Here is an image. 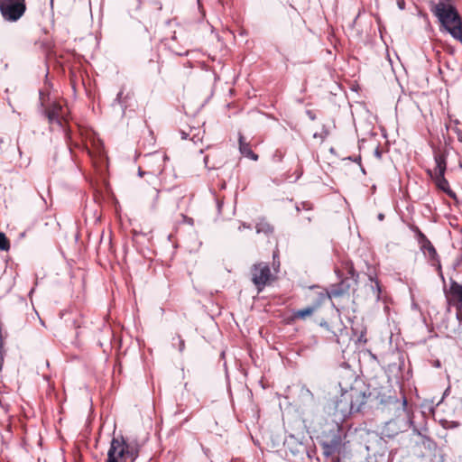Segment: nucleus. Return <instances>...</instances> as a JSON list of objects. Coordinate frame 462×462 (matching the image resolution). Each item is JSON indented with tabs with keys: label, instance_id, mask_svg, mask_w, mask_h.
Instances as JSON below:
<instances>
[{
	"label": "nucleus",
	"instance_id": "obj_1",
	"mask_svg": "<svg viewBox=\"0 0 462 462\" xmlns=\"http://www.w3.org/2000/svg\"><path fill=\"white\" fill-rule=\"evenodd\" d=\"M431 12L439 19L440 26L454 39L462 42V19L451 2H439L434 5Z\"/></svg>",
	"mask_w": 462,
	"mask_h": 462
},
{
	"label": "nucleus",
	"instance_id": "obj_2",
	"mask_svg": "<svg viewBox=\"0 0 462 462\" xmlns=\"http://www.w3.org/2000/svg\"><path fill=\"white\" fill-rule=\"evenodd\" d=\"M141 447L136 439L114 437L107 451L106 462H136Z\"/></svg>",
	"mask_w": 462,
	"mask_h": 462
},
{
	"label": "nucleus",
	"instance_id": "obj_3",
	"mask_svg": "<svg viewBox=\"0 0 462 462\" xmlns=\"http://www.w3.org/2000/svg\"><path fill=\"white\" fill-rule=\"evenodd\" d=\"M346 437L345 430L338 423H334L328 429L324 430L319 437L323 455L326 457H330L340 454L344 449Z\"/></svg>",
	"mask_w": 462,
	"mask_h": 462
},
{
	"label": "nucleus",
	"instance_id": "obj_4",
	"mask_svg": "<svg viewBox=\"0 0 462 462\" xmlns=\"http://www.w3.org/2000/svg\"><path fill=\"white\" fill-rule=\"evenodd\" d=\"M24 0H0V13L7 22L18 21L25 13Z\"/></svg>",
	"mask_w": 462,
	"mask_h": 462
},
{
	"label": "nucleus",
	"instance_id": "obj_5",
	"mask_svg": "<svg viewBox=\"0 0 462 462\" xmlns=\"http://www.w3.org/2000/svg\"><path fill=\"white\" fill-rule=\"evenodd\" d=\"M168 160V156L165 153L155 152L147 155V163L152 167L149 171H143L141 168L138 170V175L143 176L148 175L151 178L149 180L153 183L163 171L164 162Z\"/></svg>",
	"mask_w": 462,
	"mask_h": 462
},
{
	"label": "nucleus",
	"instance_id": "obj_6",
	"mask_svg": "<svg viewBox=\"0 0 462 462\" xmlns=\"http://www.w3.org/2000/svg\"><path fill=\"white\" fill-rule=\"evenodd\" d=\"M348 274L350 275L349 277L343 279L337 284H333L329 291L324 292L326 294V299L338 298L348 293L353 285H356L357 282L358 273H356L352 266L348 270Z\"/></svg>",
	"mask_w": 462,
	"mask_h": 462
},
{
	"label": "nucleus",
	"instance_id": "obj_7",
	"mask_svg": "<svg viewBox=\"0 0 462 462\" xmlns=\"http://www.w3.org/2000/svg\"><path fill=\"white\" fill-rule=\"evenodd\" d=\"M251 273L252 282L256 286L257 291H263L272 276L269 265L264 263H255L253 265Z\"/></svg>",
	"mask_w": 462,
	"mask_h": 462
},
{
	"label": "nucleus",
	"instance_id": "obj_8",
	"mask_svg": "<svg viewBox=\"0 0 462 462\" xmlns=\"http://www.w3.org/2000/svg\"><path fill=\"white\" fill-rule=\"evenodd\" d=\"M358 384L359 383H356L355 385L350 386L349 389L345 390L349 396V402L353 404L356 413L361 411L362 407L365 404L367 398L370 396V393L367 394L366 391Z\"/></svg>",
	"mask_w": 462,
	"mask_h": 462
},
{
	"label": "nucleus",
	"instance_id": "obj_9",
	"mask_svg": "<svg viewBox=\"0 0 462 462\" xmlns=\"http://www.w3.org/2000/svg\"><path fill=\"white\" fill-rule=\"evenodd\" d=\"M353 404L349 402V396L346 391L342 389L340 397L335 403V415L338 416L339 420H346L350 415L356 413Z\"/></svg>",
	"mask_w": 462,
	"mask_h": 462
},
{
	"label": "nucleus",
	"instance_id": "obj_10",
	"mask_svg": "<svg viewBox=\"0 0 462 462\" xmlns=\"http://www.w3.org/2000/svg\"><path fill=\"white\" fill-rule=\"evenodd\" d=\"M132 99V96L130 93L125 94L123 90H120L116 97L114 99L111 106L113 111L119 116L120 117H124L125 115V110L127 106H130V100Z\"/></svg>",
	"mask_w": 462,
	"mask_h": 462
},
{
	"label": "nucleus",
	"instance_id": "obj_11",
	"mask_svg": "<svg viewBox=\"0 0 462 462\" xmlns=\"http://www.w3.org/2000/svg\"><path fill=\"white\" fill-rule=\"evenodd\" d=\"M428 175L435 181L437 188L445 192L449 198L456 199V193L449 188V183L445 175H433L431 170H427Z\"/></svg>",
	"mask_w": 462,
	"mask_h": 462
},
{
	"label": "nucleus",
	"instance_id": "obj_12",
	"mask_svg": "<svg viewBox=\"0 0 462 462\" xmlns=\"http://www.w3.org/2000/svg\"><path fill=\"white\" fill-rule=\"evenodd\" d=\"M326 300V294L324 292H319L318 295V298L316 301L304 309L298 310L294 313V317L298 319H306L307 317L310 316Z\"/></svg>",
	"mask_w": 462,
	"mask_h": 462
},
{
	"label": "nucleus",
	"instance_id": "obj_13",
	"mask_svg": "<svg viewBox=\"0 0 462 462\" xmlns=\"http://www.w3.org/2000/svg\"><path fill=\"white\" fill-rule=\"evenodd\" d=\"M402 431L401 427L398 425L397 420H390L385 423L382 430V434L388 438L393 439Z\"/></svg>",
	"mask_w": 462,
	"mask_h": 462
},
{
	"label": "nucleus",
	"instance_id": "obj_14",
	"mask_svg": "<svg viewBox=\"0 0 462 462\" xmlns=\"http://www.w3.org/2000/svg\"><path fill=\"white\" fill-rule=\"evenodd\" d=\"M420 248H421L422 251H424V252L427 251L429 253L430 260L437 262V269H438V271L439 273V275H440L441 279L444 280V276L442 274L441 264H440V262H439V255L437 254V251H436L435 247L431 244V242L430 240L426 241L424 244H422V246H420Z\"/></svg>",
	"mask_w": 462,
	"mask_h": 462
},
{
	"label": "nucleus",
	"instance_id": "obj_15",
	"mask_svg": "<svg viewBox=\"0 0 462 462\" xmlns=\"http://www.w3.org/2000/svg\"><path fill=\"white\" fill-rule=\"evenodd\" d=\"M434 161L436 162V168L433 175H445L447 171V152H435Z\"/></svg>",
	"mask_w": 462,
	"mask_h": 462
},
{
	"label": "nucleus",
	"instance_id": "obj_16",
	"mask_svg": "<svg viewBox=\"0 0 462 462\" xmlns=\"http://www.w3.org/2000/svg\"><path fill=\"white\" fill-rule=\"evenodd\" d=\"M239 150L244 156L248 157L253 161L258 160V155L252 151L249 143L245 142L242 134H239Z\"/></svg>",
	"mask_w": 462,
	"mask_h": 462
},
{
	"label": "nucleus",
	"instance_id": "obj_17",
	"mask_svg": "<svg viewBox=\"0 0 462 462\" xmlns=\"http://www.w3.org/2000/svg\"><path fill=\"white\" fill-rule=\"evenodd\" d=\"M60 105H54L52 108L45 111V116L51 124L57 123L60 125H62V118L60 116Z\"/></svg>",
	"mask_w": 462,
	"mask_h": 462
},
{
	"label": "nucleus",
	"instance_id": "obj_18",
	"mask_svg": "<svg viewBox=\"0 0 462 462\" xmlns=\"http://www.w3.org/2000/svg\"><path fill=\"white\" fill-rule=\"evenodd\" d=\"M449 292L456 300L462 304V284L451 280Z\"/></svg>",
	"mask_w": 462,
	"mask_h": 462
},
{
	"label": "nucleus",
	"instance_id": "obj_19",
	"mask_svg": "<svg viewBox=\"0 0 462 462\" xmlns=\"http://www.w3.org/2000/svg\"><path fill=\"white\" fill-rule=\"evenodd\" d=\"M256 233L269 235L273 233V227L264 219L260 220L255 226Z\"/></svg>",
	"mask_w": 462,
	"mask_h": 462
},
{
	"label": "nucleus",
	"instance_id": "obj_20",
	"mask_svg": "<svg viewBox=\"0 0 462 462\" xmlns=\"http://www.w3.org/2000/svg\"><path fill=\"white\" fill-rule=\"evenodd\" d=\"M413 432L421 438V444L424 446V448H428L429 450H431L435 448V442L430 437L423 435L417 429H414Z\"/></svg>",
	"mask_w": 462,
	"mask_h": 462
},
{
	"label": "nucleus",
	"instance_id": "obj_21",
	"mask_svg": "<svg viewBox=\"0 0 462 462\" xmlns=\"http://www.w3.org/2000/svg\"><path fill=\"white\" fill-rule=\"evenodd\" d=\"M300 396L305 403L310 405L314 403V395L307 387L303 386L300 389Z\"/></svg>",
	"mask_w": 462,
	"mask_h": 462
},
{
	"label": "nucleus",
	"instance_id": "obj_22",
	"mask_svg": "<svg viewBox=\"0 0 462 462\" xmlns=\"http://www.w3.org/2000/svg\"><path fill=\"white\" fill-rule=\"evenodd\" d=\"M10 249V242L6 236L0 232V250L1 251H8Z\"/></svg>",
	"mask_w": 462,
	"mask_h": 462
},
{
	"label": "nucleus",
	"instance_id": "obj_23",
	"mask_svg": "<svg viewBox=\"0 0 462 462\" xmlns=\"http://www.w3.org/2000/svg\"><path fill=\"white\" fill-rule=\"evenodd\" d=\"M172 346H178L179 351L181 353L185 348V342L180 336H176L172 338Z\"/></svg>",
	"mask_w": 462,
	"mask_h": 462
},
{
	"label": "nucleus",
	"instance_id": "obj_24",
	"mask_svg": "<svg viewBox=\"0 0 462 462\" xmlns=\"http://www.w3.org/2000/svg\"><path fill=\"white\" fill-rule=\"evenodd\" d=\"M328 134H329L328 130L325 126H323V128H322V132H321V133H319V134L315 133V134H313V137H314V138H319V139H321V140L323 141V140H325V139L327 138V136H328Z\"/></svg>",
	"mask_w": 462,
	"mask_h": 462
},
{
	"label": "nucleus",
	"instance_id": "obj_25",
	"mask_svg": "<svg viewBox=\"0 0 462 462\" xmlns=\"http://www.w3.org/2000/svg\"><path fill=\"white\" fill-rule=\"evenodd\" d=\"M284 157V152L281 150H276L273 155V160L277 162H281Z\"/></svg>",
	"mask_w": 462,
	"mask_h": 462
},
{
	"label": "nucleus",
	"instance_id": "obj_26",
	"mask_svg": "<svg viewBox=\"0 0 462 462\" xmlns=\"http://www.w3.org/2000/svg\"><path fill=\"white\" fill-rule=\"evenodd\" d=\"M429 239L427 238V236L420 230L418 229V241L420 246H422V244H424Z\"/></svg>",
	"mask_w": 462,
	"mask_h": 462
},
{
	"label": "nucleus",
	"instance_id": "obj_27",
	"mask_svg": "<svg viewBox=\"0 0 462 462\" xmlns=\"http://www.w3.org/2000/svg\"><path fill=\"white\" fill-rule=\"evenodd\" d=\"M301 209L309 210L310 209V206L308 202H302L300 206H296V210L300 211Z\"/></svg>",
	"mask_w": 462,
	"mask_h": 462
},
{
	"label": "nucleus",
	"instance_id": "obj_28",
	"mask_svg": "<svg viewBox=\"0 0 462 462\" xmlns=\"http://www.w3.org/2000/svg\"><path fill=\"white\" fill-rule=\"evenodd\" d=\"M381 403H396L397 402V399L394 398V397H392V396H389L387 398V400H384L383 398L381 399L380 401Z\"/></svg>",
	"mask_w": 462,
	"mask_h": 462
},
{
	"label": "nucleus",
	"instance_id": "obj_29",
	"mask_svg": "<svg viewBox=\"0 0 462 462\" xmlns=\"http://www.w3.org/2000/svg\"><path fill=\"white\" fill-rule=\"evenodd\" d=\"M372 289L373 290H376V291H377L376 297L379 298L380 297L381 289H380L379 282L377 281L374 282V285H372Z\"/></svg>",
	"mask_w": 462,
	"mask_h": 462
},
{
	"label": "nucleus",
	"instance_id": "obj_30",
	"mask_svg": "<svg viewBox=\"0 0 462 462\" xmlns=\"http://www.w3.org/2000/svg\"><path fill=\"white\" fill-rule=\"evenodd\" d=\"M462 263V254L457 258V260L453 263L454 269H457Z\"/></svg>",
	"mask_w": 462,
	"mask_h": 462
},
{
	"label": "nucleus",
	"instance_id": "obj_31",
	"mask_svg": "<svg viewBox=\"0 0 462 462\" xmlns=\"http://www.w3.org/2000/svg\"><path fill=\"white\" fill-rule=\"evenodd\" d=\"M374 155L380 160L382 158V151L379 146H377L374 151Z\"/></svg>",
	"mask_w": 462,
	"mask_h": 462
},
{
	"label": "nucleus",
	"instance_id": "obj_32",
	"mask_svg": "<svg viewBox=\"0 0 462 462\" xmlns=\"http://www.w3.org/2000/svg\"><path fill=\"white\" fill-rule=\"evenodd\" d=\"M397 5L401 10H403L405 8V2L404 0H398Z\"/></svg>",
	"mask_w": 462,
	"mask_h": 462
},
{
	"label": "nucleus",
	"instance_id": "obj_33",
	"mask_svg": "<svg viewBox=\"0 0 462 462\" xmlns=\"http://www.w3.org/2000/svg\"><path fill=\"white\" fill-rule=\"evenodd\" d=\"M307 115L310 120L314 121L316 119V115L312 111L307 110Z\"/></svg>",
	"mask_w": 462,
	"mask_h": 462
},
{
	"label": "nucleus",
	"instance_id": "obj_34",
	"mask_svg": "<svg viewBox=\"0 0 462 462\" xmlns=\"http://www.w3.org/2000/svg\"><path fill=\"white\" fill-rule=\"evenodd\" d=\"M319 326L326 328L327 330H329V325L327 321L325 320H322L320 323H319Z\"/></svg>",
	"mask_w": 462,
	"mask_h": 462
},
{
	"label": "nucleus",
	"instance_id": "obj_35",
	"mask_svg": "<svg viewBox=\"0 0 462 462\" xmlns=\"http://www.w3.org/2000/svg\"><path fill=\"white\" fill-rule=\"evenodd\" d=\"M348 159L353 161V162H357L359 164L361 163V156H357V157H355V158L350 156V157H348Z\"/></svg>",
	"mask_w": 462,
	"mask_h": 462
},
{
	"label": "nucleus",
	"instance_id": "obj_36",
	"mask_svg": "<svg viewBox=\"0 0 462 462\" xmlns=\"http://www.w3.org/2000/svg\"><path fill=\"white\" fill-rule=\"evenodd\" d=\"M243 228H248V229H250V228H251V226H250V225H247L246 223H243V224H241V225L239 226L238 230H239V231H242V229H243Z\"/></svg>",
	"mask_w": 462,
	"mask_h": 462
},
{
	"label": "nucleus",
	"instance_id": "obj_37",
	"mask_svg": "<svg viewBox=\"0 0 462 462\" xmlns=\"http://www.w3.org/2000/svg\"><path fill=\"white\" fill-rule=\"evenodd\" d=\"M3 363H4V355H3V348H2V349H0V370L2 369Z\"/></svg>",
	"mask_w": 462,
	"mask_h": 462
},
{
	"label": "nucleus",
	"instance_id": "obj_38",
	"mask_svg": "<svg viewBox=\"0 0 462 462\" xmlns=\"http://www.w3.org/2000/svg\"><path fill=\"white\" fill-rule=\"evenodd\" d=\"M181 139L186 140L188 138L189 134H187L185 131H180Z\"/></svg>",
	"mask_w": 462,
	"mask_h": 462
},
{
	"label": "nucleus",
	"instance_id": "obj_39",
	"mask_svg": "<svg viewBox=\"0 0 462 462\" xmlns=\"http://www.w3.org/2000/svg\"><path fill=\"white\" fill-rule=\"evenodd\" d=\"M204 162H205L206 167L210 169V167L208 166V156H205Z\"/></svg>",
	"mask_w": 462,
	"mask_h": 462
},
{
	"label": "nucleus",
	"instance_id": "obj_40",
	"mask_svg": "<svg viewBox=\"0 0 462 462\" xmlns=\"http://www.w3.org/2000/svg\"><path fill=\"white\" fill-rule=\"evenodd\" d=\"M217 209H218V211L220 212V211H221V207H222V202H221V201H219V200H217Z\"/></svg>",
	"mask_w": 462,
	"mask_h": 462
},
{
	"label": "nucleus",
	"instance_id": "obj_41",
	"mask_svg": "<svg viewBox=\"0 0 462 462\" xmlns=\"http://www.w3.org/2000/svg\"><path fill=\"white\" fill-rule=\"evenodd\" d=\"M457 138H458V141L462 143V132L458 133Z\"/></svg>",
	"mask_w": 462,
	"mask_h": 462
},
{
	"label": "nucleus",
	"instance_id": "obj_42",
	"mask_svg": "<svg viewBox=\"0 0 462 462\" xmlns=\"http://www.w3.org/2000/svg\"><path fill=\"white\" fill-rule=\"evenodd\" d=\"M300 176H301V172H299V173L297 174V176H296L295 180H292L291 182H295L297 180H299V179H300Z\"/></svg>",
	"mask_w": 462,
	"mask_h": 462
},
{
	"label": "nucleus",
	"instance_id": "obj_43",
	"mask_svg": "<svg viewBox=\"0 0 462 462\" xmlns=\"http://www.w3.org/2000/svg\"><path fill=\"white\" fill-rule=\"evenodd\" d=\"M383 218H384V215H383V214H382V213H380V214L378 215V219H379V220H383Z\"/></svg>",
	"mask_w": 462,
	"mask_h": 462
},
{
	"label": "nucleus",
	"instance_id": "obj_44",
	"mask_svg": "<svg viewBox=\"0 0 462 462\" xmlns=\"http://www.w3.org/2000/svg\"><path fill=\"white\" fill-rule=\"evenodd\" d=\"M154 191H155V198L158 199V197H159V190L156 188H154Z\"/></svg>",
	"mask_w": 462,
	"mask_h": 462
},
{
	"label": "nucleus",
	"instance_id": "obj_45",
	"mask_svg": "<svg viewBox=\"0 0 462 462\" xmlns=\"http://www.w3.org/2000/svg\"><path fill=\"white\" fill-rule=\"evenodd\" d=\"M299 452H300L299 448H296L295 450L291 449V453H293V454H296V453H299Z\"/></svg>",
	"mask_w": 462,
	"mask_h": 462
},
{
	"label": "nucleus",
	"instance_id": "obj_46",
	"mask_svg": "<svg viewBox=\"0 0 462 462\" xmlns=\"http://www.w3.org/2000/svg\"><path fill=\"white\" fill-rule=\"evenodd\" d=\"M363 337H364V332H361V335H360V337L358 338V340L361 341Z\"/></svg>",
	"mask_w": 462,
	"mask_h": 462
},
{
	"label": "nucleus",
	"instance_id": "obj_47",
	"mask_svg": "<svg viewBox=\"0 0 462 462\" xmlns=\"http://www.w3.org/2000/svg\"><path fill=\"white\" fill-rule=\"evenodd\" d=\"M361 171H362L364 174H365V171L364 167H362V166H361Z\"/></svg>",
	"mask_w": 462,
	"mask_h": 462
},
{
	"label": "nucleus",
	"instance_id": "obj_48",
	"mask_svg": "<svg viewBox=\"0 0 462 462\" xmlns=\"http://www.w3.org/2000/svg\"><path fill=\"white\" fill-rule=\"evenodd\" d=\"M439 2H452V0H439Z\"/></svg>",
	"mask_w": 462,
	"mask_h": 462
},
{
	"label": "nucleus",
	"instance_id": "obj_49",
	"mask_svg": "<svg viewBox=\"0 0 462 462\" xmlns=\"http://www.w3.org/2000/svg\"><path fill=\"white\" fill-rule=\"evenodd\" d=\"M139 233L137 231H134V236H136Z\"/></svg>",
	"mask_w": 462,
	"mask_h": 462
},
{
	"label": "nucleus",
	"instance_id": "obj_50",
	"mask_svg": "<svg viewBox=\"0 0 462 462\" xmlns=\"http://www.w3.org/2000/svg\"><path fill=\"white\" fill-rule=\"evenodd\" d=\"M459 168L462 169V162L461 161L459 162Z\"/></svg>",
	"mask_w": 462,
	"mask_h": 462
},
{
	"label": "nucleus",
	"instance_id": "obj_51",
	"mask_svg": "<svg viewBox=\"0 0 462 462\" xmlns=\"http://www.w3.org/2000/svg\"><path fill=\"white\" fill-rule=\"evenodd\" d=\"M52 5H53V0H51V5L52 6Z\"/></svg>",
	"mask_w": 462,
	"mask_h": 462
}]
</instances>
